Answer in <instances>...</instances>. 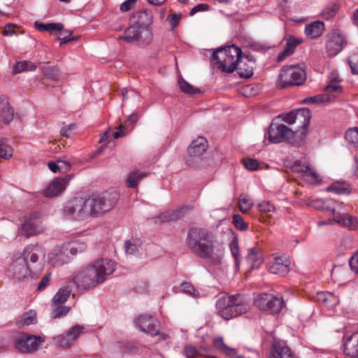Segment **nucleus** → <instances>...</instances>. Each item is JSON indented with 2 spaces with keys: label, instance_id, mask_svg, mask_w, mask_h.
Returning <instances> with one entry per match:
<instances>
[{
  "label": "nucleus",
  "instance_id": "nucleus-32",
  "mask_svg": "<svg viewBox=\"0 0 358 358\" xmlns=\"http://www.w3.org/2000/svg\"><path fill=\"white\" fill-rule=\"evenodd\" d=\"M38 247L37 245H28L27 246L23 252L22 260H24L27 264L28 261L36 263L38 259Z\"/></svg>",
  "mask_w": 358,
  "mask_h": 358
},
{
  "label": "nucleus",
  "instance_id": "nucleus-50",
  "mask_svg": "<svg viewBox=\"0 0 358 358\" xmlns=\"http://www.w3.org/2000/svg\"><path fill=\"white\" fill-rule=\"evenodd\" d=\"M185 355L188 358H193L195 356L208 357L210 358H215L213 356L207 355L203 353L201 350H199L196 347L193 345H187L184 349Z\"/></svg>",
  "mask_w": 358,
  "mask_h": 358
},
{
  "label": "nucleus",
  "instance_id": "nucleus-21",
  "mask_svg": "<svg viewBox=\"0 0 358 358\" xmlns=\"http://www.w3.org/2000/svg\"><path fill=\"white\" fill-rule=\"evenodd\" d=\"M270 358H293L291 349L284 343L275 341Z\"/></svg>",
  "mask_w": 358,
  "mask_h": 358
},
{
  "label": "nucleus",
  "instance_id": "nucleus-25",
  "mask_svg": "<svg viewBox=\"0 0 358 358\" xmlns=\"http://www.w3.org/2000/svg\"><path fill=\"white\" fill-rule=\"evenodd\" d=\"M246 259L251 265L252 268H258L263 262V255L261 249L258 247L250 248Z\"/></svg>",
  "mask_w": 358,
  "mask_h": 358
},
{
  "label": "nucleus",
  "instance_id": "nucleus-29",
  "mask_svg": "<svg viewBox=\"0 0 358 358\" xmlns=\"http://www.w3.org/2000/svg\"><path fill=\"white\" fill-rule=\"evenodd\" d=\"M293 170L294 172L300 173L302 176L310 177L314 181L320 180L317 173L308 165L296 162L293 166Z\"/></svg>",
  "mask_w": 358,
  "mask_h": 358
},
{
  "label": "nucleus",
  "instance_id": "nucleus-59",
  "mask_svg": "<svg viewBox=\"0 0 358 358\" xmlns=\"http://www.w3.org/2000/svg\"><path fill=\"white\" fill-rule=\"evenodd\" d=\"M124 250L127 254L130 255H136L138 252L137 245L131 243L130 241H125Z\"/></svg>",
  "mask_w": 358,
  "mask_h": 358
},
{
  "label": "nucleus",
  "instance_id": "nucleus-52",
  "mask_svg": "<svg viewBox=\"0 0 358 358\" xmlns=\"http://www.w3.org/2000/svg\"><path fill=\"white\" fill-rule=\"evenodd\" d=\"M13 149L4 140H0V157L8 159L12 157Z\"/></svg>",
  "mask_w": 358,
  "mask_h": 358
},
{
  "label": "nucleus",
  "instance_id": "nucleus-56",
  "mask_svg": "<svg viewBox=\"0 0 358 358\" xmlns=\"http://www.w3.org/2000/svg\"><path fill=\"white\" fill-rule=\"evenodd\" d=\"M301 41L299 39L296 38H290L285 44L284 48V50L285 52L291 55L296 48V47L300 44Z\"/></svg>",
  "mask_w": 358,
  "mask_h": 358
},
{
  "label": "nucleus",
  "instance_id": "nucleus-8",
  "mask_svg": "<svg viewBox=\"0 0 358 358\" xmlns=\"http://www.w3.org/2000/svg\"><path fill=\"white\" fill-rule=\"evenodd\" d=\"M267 138L273 143L285 142L294 145H301L297 138V132L284 124L278 123L277 120L270 124Z\"/></svg>",
  "mask_w": 358,
  "mask_h": 358
},
{
  "label": "nucleus",
  "instance_id": "nucleus-11",
  "mask_svg": "<svg viewBox=\"0 0 358 358\" xmlns=\"http://www.w3.org/2000/svg\"><path fill=\"white\" fill-rule=\"evenodd\" d=\"M254 305L262 311L275 314L281 310L285 303L281 297L263 293L255 298Z\"/></svg>",
  "mask_w": 358,
  "mask_h": 358
},
{
  "label": "nucleus",
  "instance_id": "nucleus-60",
  "mask_svg": "<svg viewBox=\"0 0 358 358\" xmlns=\"http://www.w3.org/2000/svg\"><path fill=\"white\" fill-rule=\"evenodd\" d=\"M327 93H335L336 94H341L343 92V88L341 85L334 84L331 81L329 84L324 88Z\"/></svg>",
  "mask_w": 358,
  "mask_h": 358
},
{
  "label": "nucleus",
  "instance_id": "nucleus-26",
  "mask_svg": "<svg viewBox=\"0 0 358 358\" xmlns=\"http://www.w3.org/2000/svg\"><path fill=\"white\" fill-rule=\"evenodd\" d=\"M345 353L352 357H358V332L352 334L345 342Z\"/></svg>",
  "mask_w": 358,
  "mask_h": 358
},
{
  "label": "nucleus",
  "instance_id": "nucleus-15",
  "mask_svg": "<svg viewBox=\"0 0 358 358\" xmlns=\"http://www.w3.org/2000/svg\"><path fill=\"white\" fill-rule=\"evenodd\" d=\"M133 18L134 23L141 27L143 29H150V26L153 22V14L152 12L146 8H143L136 12Z\"/></svg>",
  "mask_w": 358,
  "mask_h": 358
},
{
  "label": "nucleus",
  "instance_id": "nucleus-6",
  "mask_svg": "<svg viewBox=\"0 0 358 358\" xmlns=\"http://www.w3.org/2000/svg\"><path fill=\"white\" fill-rule=\"evenodd\" d=\"M311 111L308 108H300L288 113L280 115L277 120L281 119L288 124L294 125V131L297 132V138L302 144L308 134V127L311 119Z\"/></svg>",
  "mask_w": 358,
  "mask_h": 358
},
{
  "label": "nucleus",
  "instance_id": "nucleus-55",
  "mask_svg": "<svg viewBox=\"0 0 358 358\" xmlns=\"http://www.w3.org/2000/svg\"><path fill=\"white\" fill-rule=\"evenodd\" d=\"M258 210L263 213H268L275 211V207L270 201H262L257 205Z\"/></svg>",
  "mask_w": 358,
  "mask_h": 358
},
{
  "label": "nucleus",
  "instance_id": "nucleus-4",
  "mask_svg": "<svg viewBox=\"0 0 358 358\" xmlns=\"http://www.w3.org/2000/svg\"><path fill=\"white\" fill-rule=\"evenodd\" d=\"M218 315L225 320L246 313L250 309L249 301L241 294L223 295L216 301Z\"/></svg>",
  "mask_w": 358,
  "mask_h": 358
},
{
  "label": "nucleus",
  "instance_id": "nucleus-17",
  "mask_svg": "<svg viewBox=\"0 0 358 358\" xmlns=\"http://www.w3.org/2000/svg\"><path fill=\"white\" fill-rule=\"evenodd\" d=\"M268 270L271 273L285 276L289 271V262L282 257H278L271 262Z\"/></svg>",
  "mask_w": 358,
  "mask_h": 358
},
{
  "label": "nucleus",
  "instance_id": "nucleus-18",
  "mask_svg": "<svg viewBox=\"0 0 358 358\" xmlns=\"http://www.w3.org/2000/svg\"><path fill=\"white\" fill-rule=\"evenodd\" d=\"M48 259L52 266H59L68 262V253L65 252L64 246H58L48 254Z\"/></svg>",
  "mask_w": 358,
  "mask_h": 358
},
{
  "label": "nucleus",
  "instance_id": "nucleus-45",
  "mask_svg": "<svg viewBox=\"0 0 358 358\" xmlns=\"http://www.w3.org/2000/svg\"><path fill=\"white\" fill-rule=\"evenodd\" d=\"M52 317L58 318L66 315L70 310V308L66 306H63L61 303L52 304Z\"/></svg>",
  "mask_w": 358,
  "mask_h": 358
},
{
  "label": "nucleus",
  "instance_id": "nucleus-62",
  "mask_svg": "<svg viewBox=\"0 0 358 358\" xmlns=\"http://www.w3.org/2000/svg\"><path fill=\"white\" fill-rule=\"evenodd\" d=\"M349 265L352 271L358 273V251L350 257Z\"/></svg>",
  "mask_w": 358,
  "mask_h": 358
},
{
  "label": "nucleus",
  "instance_id": "nucleus-34",
  "mask_svg": "<svg viewBox=\"0 0 358 358\" xmlns=\"http://www.w3.org/2000/svg\"><path fill=\"white\" fill-rule=\"evenodd\" d=\"M72 292L69 285L60 288L52 298V304L64 303Z\"/></svg>",
  "mask_w": 358,
  "mask_h": 358
},
{
  "label": "nucleus",
  "instance_id": "nucleus-22",
  "mask_svg": "<svg viewBox=\"0 0 358 358\" xmlns=\"http://www.w3.org/2000/svg\"><path fill=\"white\" fill-rule=\"evenodd\" d=\"M0 116L6 124H9L14 117V110L6 95L0 96Z\"/></svg>",
  "mask_w": 358,
  "mask_h": 358
},
{
  "label": "nucleus",
  "instance_id": "nucleus-57",
  "mask_svg": "<svg viewBox=\"0 0 358 358\" xmlns=\"http://www.w3.org/2000/svg\"><path fill=\"white\" fill-rule=\"evenodd\" d=\"M180 288L184 293H187L191 296H196L198 294V292L195 289L194 286L187 282H184L180 284Z\"/></svg>",
  "mask_w": 358,
  "mask_h": 358
},
{
  "label": "nucleus",
  "instance_id": "nucleus-5",
  "mask_svg": "<svg viewBox=\"0 0 358 358\" xmlns=\"http://www.w3.org/2000/svg\"><path fill=\"white\" fill-rule=\"evenodd\" d=\"M242 51L234 45L217 48L211 57V63L222 72L233 73L241 59Z\"/></svg>",
  "mask_w": 358,
  "mask_h": 358
},
{
  "label": "nucleus",
  "instance_id": "nucleus-42",
  "mask_svg": "<svg viewBox=\"0 0 358 358\" xmlns=\"http://www.w3.org/2000/svg\"><path fill=\"white\" fill-rule=\"evenodd\" d=\"M146 174L144 173H139L138 171H132L129 173L127 178V185L129 187L135 188L138 185V182L145 177Z\"/></svg>",
  "mask_w": 358,
  "mask_h": 358
},
{
  "label": "nucleus",
  "instance_id": "nucleus-58",
  "mask_svg": "<svg viewBox=\"0 0 358 358\" xmlns=\"http://www.w3.org/2000/svg\"><path fill=\"white\" fill-rule=\"evenodd\" d=\"M244 166L249 171H255L259 168V162L254 159L245 158L243 160Z\"/></svg>",
  "mask_w": 358,
  "mask_h": 358
},
{
  "label": "nucleus",
  "instance_id": "nucleus-36",
  "mask_svg": "<svg viewBox=\"0 0 358 358\" xmlns=\"http://www.w3.org/2000/svg\"><path fill=\"white\" fill-rule=\"evenodd\" d=\"M314 206L322 210L331 212L332 214L335 213L334 202L332 199H317L314 201Z\"/></svg>",
  "mask_w": 358,
  "mask_h": 358
},
{
  "label": "nucleus",
  "instance_id": "nucleus-44",
  "mask_svg": "<svg viewBox=\"0 0 358 358\" xmlns=\"http://www.w3.org/2000/svg\"><path fill=\"white\" fill-rule=\"evenodd\" d=\"M63 246L64 248H65V252L71 255H76L78 252H83L85 249V245L80 243H71L67 245H64Z\"/></svg>",
  "mask_w": 358,
  "mask_h": 358
},
{
  "label": "nucleus",
  "instance_id": "nucleus-30",
  "mask_svg": "<svg viewBox=\"0 0 358 358\" xmlns=\"http://www.w3.org/2000/svg\"><path fill=\"white\" fill-rule=\"evenodd\" d=\"M235 70L241 78H249L253 75V66L251 65V61H249V63L245 62L241 58L237 62Z\"/></svg>",
  "mask_w": 358,
  "mask_h": 358
},
{
  "label": "nucleus",
  "instance_id": "nucleus-10",
  "mask_svg": "<svg viewBox=\"0 0 358 358\" xmlns=\"http://www.w3.org/2000/svg\"><path fill=\"white\" fill-rule=\"evenodd\" d=\"M45 342L40 336L22 333L18 335L14 341L15 348L23 353H31L37 351Z\"/></svg>",
  "mask_w": 358,
  "mask_h": 358
},
{
  "label": "nucleus",
  "instance_id": "nucleus-14",
  "mask_svg": "<svg viewBox=\"0 0 358 358\" xmlns=\"http://www.w3.org/2000/svg\"><path fill=\"white\" fill-rule=\"evenodd\" d=\"M43 228L41 221L36 217L29 216L22 226V234L26 237H30L43 232Z\"/></svg>",
  "mask_w": 358,
  "mask_h": 358
},
{
  "label": "nucleus",
  "instance_id": "nucleus-40",
  "mask_svg": "<svg viewBox=\"0 0 358 358\" xmlns=\"http://www.w3.org/2000/svg\"><path fill=\"white\" fill-rule=\"evenodd\" d=\"M350 186L345 182H335L327 188L329 192H334L338 194H348Z\"/></svg>",
  "mask_w": 358,
  "mask_h": 358
},
{
  "label": "nucleus",
  "instance_id": "nucleus-7",
  "mask_svg": "<svg viewBox=\"0 0 358 358\" xmlns=\"http://www.w3.org/2000/svg\"><path fill=\"white\" fill-rule=\"evenodd\" d=\"M306 80V73L303 64L284 66L281 70L278 82L279 88H287L292 86H300Z\"/></svg>",
  "mask_w": 358,
  "mask_h": 358
},
{
  "label": "nucleus",
  "instance_id": "nucleus-37",
  "mask_svg": "<svg viewBox=\"0 0 358 358\" xmlns=\"http://www.w3.org/2000/svg\"><path fill=\"white\" fill-rule=\"evenodd\" d=\"M34 25L36 29L39 31H49L52 33L55 31L62 30L63 29L62 24L56 22L44 24L40 22H35Z\"/></svg>",
  "mask_w": 358,
  "mask_h": 358
},
{
  "label": "nucleus",
  "instance_id": "nucleus-2",
  "mask_svg": "<svg viewBox=\"0 0 358 358\" xmlns=\"http://www.w3.org/2000/svg\"><path fill=\"white\" fill-rule=\"evenodd\" d=\"M224 243L215 239L213 233L203 228H192L187 234V245L199 258L213 265L221 263L224 253Z\"/></svg>",
  "mask_w": 358,
  "mask_h": 358
},
{
  "label": "nucleus",
  "instance_id": "nucleus-63",
  "mask_svg": "<svg viewBox=\"0 0 358 358\" xmlns=\"http://www.w3.org/2000/svg\"><path fill=\"white\" fill-rule=\"evenodd\" d=\"M51 275L50 273H46L41 280L40 282L38 283V290L42 291L45 289V288L48 286L50 281Z\"/></svg>",
  "mask_w": 358,
  "mask_h": 358
},
{
  "label": "nucleus",
  "instance_id": "nucleus-39",
  "mask_svg": "<svg viewBox=\"0 0 358 358\" xmlns=\"http://www.w3.org/2000/svg\"><path fill=\"white\" fill-rule=\"evenodd\" d=\"M335 95L330 94H317L313 96L306 97L302 101L303 103H320L323 102H328L334 99Z\"/></svg>",
  "mask_w": 358,
  "mask_h": 358
},
{
  "label": "nucleus",
  "instance_id": "nucleus-43",
  "mask_svg": "<svg viewBox=\"0 0 358 358\" xmlns=\"http://www.w3.org/2000/svg\"><path fill=\"white\" fill-rule=\"evenodd\" d=\"M178 84L180 85V90L186 94H195L198 92H200L199 88L192 86L181 77H179L178 78Z\"/></svg>",
  "mask_w": 358,
  "mask_h": 358
},
{
  "label": "nucleus",
  "instance_id": "nucleus-31",
  "mask_svg": "<svg viewBox=\"0 0 358 358\" xmlns=\"http://www.w3.org/2000/svg\"><path fill=\"white\" fill-rule=\"evenodd\" d=\"M317 299L328 308H333L339 302L338 297L329 292L318 293Z\"/></svg>",
  "mask_w": 358,
  "mask_h": 358
},
{
  "label": "nucleus",
  "instance_id": "nucleus-12",
  "mask_svg": "<svg viewBox=\"0 0 358 358\" xmlns=\"http://www.w3.org/2000/svg\"><path fill=\"white\" fill-rule=\"evenodd\" d=\"M347 43L344 35L338 31H333L328 34L326 43V50L329 57H334L338 54Z\"/></svg>",
  "mask_w": 358,
  "mask_h": 358
},
{
  "label": "nucleus",
  "instance_id": "nucleus-19",
  "mask_svg": "<svg viewBox=\"0 0 358 358\" xmlns=\"http://www.w3.org/2000/svg\"><path fill=\"white\" fill-rule=\"evenodd\" d=\"M134 322L141 331L151 334L157 321L150 315H141L136 318Z\"/></svg>",
  "mask_w": 358,
  "mask_h": 358
},
{
  "label": "nucleus",
  "instance_id": "nucleus-28",
  "mask_svg": "<svg viewBox=\"0 0 358 358\" xmlns=\"http://www.w3.org/2000/svg\"><path fill=\"white\" fill-rule=\"evenodd\" d=\"M324 29V24L321 21H315L311 24H306L305 33L308 38H315L322 35Z\"/></svg>",
  "mask_w": 358,
  "mask_h": 358
},
{
  "label": "nucleus",
  "instance_id": "nucleus-61",
  "mask_svg": "<svg viewBox=\"0 0 358 358\" xmlns=\"http://www.w3.org/2000/svg\"><path fill=\"white\" fill-rule=\"evenodd\" d=\"M182 15L180 13L170 15L167 17V20L169 22L171 30L178 26L181 19Z\"/></svg>",
  "mask_w": 358,
  "mask_h": 358
},
{
  "label": "nucleus",
  "instance_id": "nucleus-3",
  "mask_svg": "<svg viewBox=\"0 0 358 358\" xmlns=\"http://www.w3.org/2000/svg\"><path fill=\"white\" fill-rule=\"evenodd\" d=\"M115 268V262L109 259H98L73 278L76 287L82 290L94 288L103 283Z\"/></svg>",
  "mask_w": 358,
  "mask_h": 358
},
{
  "label": "nucleus",
  "instance_id": "nucleus-53",
  "mask_svg": "<svg viewBox=\"0 0 358 358\" xmlns=\"http://www.w3.org/2000/svg\"><path fill=\"white\" fill-rule=\"evenodd\" d=\"M233 224L235 228L244 231L248 229V224L243 220V218L238 214H236L233 216Z\"/></svg>",
  "mask_w": 358,
  "mask_h": 358
},
{
  "label": "nucleus",
  "instance_id": "nucleus-47",
  "mask_svg": "<svg viewBox=\"0 0 358 358\" xmlns=\"http://www.w3.org/2000/svg\"><path fill=\"white\" fill-rule=\"evenodd\" d=\"M345 139L349 143L358 148V128L349 129L345 133Z\"/></svg>",
  "mask_w": 358,
  "mask_h": 358
},
{
  "label": "nucleus",
  "instance_id": "nucleus-38",
  "mask_svg": "<svg viewBox=\"0 0 358 358\" xmlns=\"http://www.w3.org/2000/svg\"><path fill=\"white\" fill-rule=\"evenodd\" d=\"M41 70L43 76L48 79L55 80L59 75V69L57 66L42 65Z\"/></svg>",
  "mask_w": 358,
  "mask_h": 358
},
{
  "label": "nucleus",
  "instance_id": "nucleus-49",
  "mask_svg": "<svg viewBox=\"0 0 358 358\" xmlns=\"http://www.w3.org/2000/svg\"><path fill=\"white\" fill-rule=\"evenodd\" d=\"M213 346L227 355H229L233 353V349L229 348L224 344L222 337L216 338L213 340Z\"/></svg>",
  "mask_w": 358,
  "mask_h": 358
},
{
  "label": "nucleus",
  "instance_id": "nucleus-51",
  "mask_svg": "<svg viewBox=\"0 0 358 358\" xmlns=\"http://www.w3.org/2000/svg\"><path fill=\"white\" fill-rule=\"evenodd\" d=\"M36 313L34 310H29L23 314L20 322L22 325H30L36 322Z\"/></svg>",
  "mask_w": 358,
  "mask_h": 358
},
{
  "label": "nucleus",
  "instance_id": "nucleus-23",
  "mask_svg": "<svg viewBox=\"0 0 358 358\" xmlns=\"http://www.w3.org/2000/svg\"><path fill=\"white\" fill-rule=\"evenodd\" d=\"M187 211V207H182L174 210L166 211L155 218V222L159 223L178 220L182 218Z\"/></svg>",
  "mask_w": 358,
  "mask_h": 358
},
{
  "label": "nucleus",
  "instance_id": "nucleus-35",
  "mask_svg": "<svg viewBox=\"0 0 358 358\" xmlns=\"http://www.w3.org/2000/svg\"><path fill=\"white\" fill-rule=\"evenodd\" d=\"M36 69V65L31 61H20L17 62L13 68L14 74L20 73L24 71H34Z\"/></svg>",
  "mask_w": 358,
  "mask_h": 358
},
{
  "label": "nucleus",
  "instance_id": "nucleus-20",
  "mask_svg": "<svg viewBox=\"0 0 358 358\" xmlns=\"http://www.w3.org/2000/svg\"><path fill=\"white\" fill-rule=\"evenodd\" d=\"M333 221L350 230L358 229V220L355 216L346 213L335 214Z\"/></svg>",
  "mask_w": 358,
  "mask_h": 358
},
{
  "label": "nucleus",
  "instance_id": "nucleus-33",
  "mask_svg": "<svg viewBox=\"0 0 358 358\" xmlns=\"http://www.w3.org/2000/svg\"><path fill=\"white\" fill-rule=\"evenodd\" d=\"M15 272L19 280H24L31 273V271L29 268L27 264L22 259L17 261L16 264L15 265Z\"/></svg>",
  "mask_w": 358,
  "mask_h": 358
},
{
  "label": "nucleus",
  "instance_id": "nucleus-46",
  "mask_svg": "<svg viewBox=\"0 0 358 358\" xmlns=\"http://www.w3.org/2000/svg\"><path fill=\"white\" fill-rule=\"evenodd\" d=\"M59 31L57 39L61 41L59 43V46H62L63 45L77 40V37H71L72 31L70 30H64V28L62 30H58Z\"/></svg>",
  "mask_w": 358,
  "mask_h": 358
},
{
  "label": "nucleus",
  "instance_id": "nucleus-24",
  "mask_svg": "<svg viewBox=\"0 0 358 358\" xmlns=\"http://www.w3.org/2000/svg\"><path fill=\"white\" fill-rule=\"evenodd\" d=\"M208 148L207 140L203 136H199L194 140L188 148V152L191 156H200Z\"/></svg>",
  "mask_w": 358,
  "mask_h": 358
},
{
  "label": "nucleus",
  "instance_id": "nucleus-41",
  "mask_svg": "<svg viewBox=\"0 0 358 358\" xmlns=\"http://www.w3.org/2000/svg\"><path fill=\"white\" fill-rule=\"evenodd\" d=\"M253 203L249 196L246 194H242L240 195L238 199L239 210L243 213H248L249 210L253 206Z\"/></svg>",
  "mask_w": 358,
  "mask_h": 358
},
{
  "label": "nucleus",
  "instance_id": "nucleus-27",
  "mask_svg": "<svg viewBox=\"0 0 358 358\" xmlns=\"http://www.w3.org/2000/svg\"><path fill=\"white\" fill-rule=\"evenodd\" d=\"M138 118V114L136 113H132L128 117L127 120L125 121L124 124H121L117 127V130L113 133V137L115 138H119L124 136L134 127V124L136 122Z\"/></svg>",
  "mask_w": 358,
  "mask_h": 358
},
{
  "label": "nucleus",
  "instance_id": "nucleus-16",
  "mask_svg": "<svg viewBox=\"0 0 358 358\" xmlns=\"http://www.w3.org/2000/svg\"><path fill=\"white\" fill-rule=\"evenodd\" d=\"M66 182L64 178H56L52 181L44 189L43 194L45 197L52 198L59 196L66 189Z\"/></svg>",
  "mask_w": 358,
  "mask_h": 358
},
{
  "label": "nucleus",
  "instance_id": "nucleus-1",
  "mask_svg": "<svg viewBox=\"0 0 358 358\" xmlns=\"http://www.w3.org/2000/svg\"><path fill=\"white\" fill-rule=\"evenodd\" d=\"M117 198L118 194L115 192H106L96 197H74L68 201L64 213L76 220L96 217L114 207Z\"/></svg>",
  "mask_w": 358,
  "mask_h": 358
},
{
  "label": "nucleus",
  "instance_id": "nucleus-9",
  "mask_svg": "<svg viewBox=\"0 0 358 358\" xmlns=\"http://www.w3.org/2000/svg\"><path fill=\"white\" fill-rule=\"evenodd\" d=\"M153 34L151 29H143L134 22L126 29L124 35L118 36V40H124L128 43L138 42L142 45L151 43Z\"/></svg>",
  "mask_w": 358,
  "mask_h": 358
},
{
  "label": "nucleus",
  "instance_id": "nucleus-48",
  "mask_svg": "<svg viewBox=\"0 0 358 358\" xmlns=\"http://www.w3.org/2000/svg\"><path fill=\"white\" fill-rule=\"evenodd\" d=\"M339 6L337 3H330L323 9L322 15L326 20L330 19L336 15Z\"/></svg>",
  "mask_w": 358,
  "mask_h": 358
},
{
  "label": "nucleus",
  "instance_id": "nucleus-54",
  "mask_svg": "<svg viewBox=\"0 0 358 358\" xmlns=\"http://www.w3.org/2000/svg\"><path fill=\"white\" fill-rule=\"evenodd\" d=\"M230 250L232 255L235 258L236 265L238 266L240 262L241 255L239 254V247L238 243V240L236 238H234L230 243L229 245Z\"/></svg>",
  "mask_w": 358,
  "mask_h": 358
},
{
  "label": "nucleus",
  "instance_id": "nucleus-64",
  "mask_svg": "<svg viewBox=\"0 0 358 358\" xmlns=\"http://www.w3.org/2000/svg\"><path fill=\"white\" fill-rule=\"evenodd\" d=\"M137 0H126L120 5V10L122 11H129L135 5Z\"/></svg>",
  "mask_w": 358,
  "mask_h": 358
},
{
  "label": "nucleus",
  "instance_id": "nucleus-13",
  "mask_svg": "<svg viewBox=\"0 0 358 358\" xmlns=\"http://www.w3.org/2000/svg\"><path fill=\"white\" fill-rule=\"evenodd\" d=\"M83 331V327L80 325L72 327L67 333L55 338L57 345L62 348H69Z\"/></svg>",
  "mask_w": 358,
  "mask_h": 358
}]
</instances>
